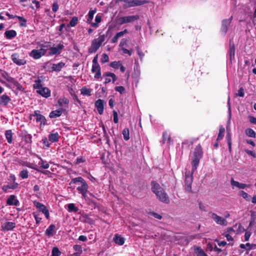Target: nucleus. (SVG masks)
Wrapping results in <instances>:
<instances>
[{
	"label": "nucleus",
	"mask_w": 256,
	"mask_h": 256,
	"mask_svg": "<svg viewBox=\"0 0 256 256\" xmlns=\"http://www.w3.org/2000/svg\"><path fill=\"white\" fill-rule=\"evenodd\" d=\"M64 111L63 108H59L58 110L52 111L49 115V116L51 118H56L60 116Z\"/></svg>",
	"instance_id": "obj_22"
},
{
	"label": "nucleus",
	"mask_w": 256,
	"mask_h": 256,
	"mask_svg": "<svg viewBox=\"0 0 256 256\" xmlns=\"http://www.w3.org/2000/svg\"><path fill=\"white\" fill-rule=\"evenodd\" d=\"M23 165H24L29 168H30L34 169L38 171L37 165H36L34 164L26 162H24V163Z\"/></svg>",
	"instance_id": "obj_45"
},
{
	"label": "nucleus",
	"mask_w": 256,
	"mask_h": 256,
	"mask_svg": "<svg viewBox=\"0 0 256 256\" xmlns=\"http://www.w3.org/2000/svg\"><path fill=\"white\" fill-rule=\"evenodd\" d=\"M136 48L138 54V55L140 60H142V58H144V52H142L140 50V48L138 46H137L136 47Z\"/></svg>",
	"instance_id": "obj_58"
},
{
	"label": "nucleus",
	"mask_w": 256,
	"mask_h": 256,
	"mask_svg": "<svg viewBox=\"0 0 256 256\" xmlns=\"http://www.w3.org/2000/svg\"><path fill=\"white\" fill-rule=\"evenodd\" d=\"M96 72L94 78L96 79H99L101 78V68L99 64H92V72Z\"/></svg>",
	"instance_id": "obj_15"
},
{
	"label": "nucleus",
	"mask_w": 256,
	"mask_h": 256,
	"mask_svg": "<svg viewBox=\"0 0 256 256\" xmlns=\"http://www.w3.org/2000/svg\"><path fill=\"white\" fill-rule=\"evenodd\" d=\"M58 4L57 2H54L52 6V10L54 12H56L58 9Z\"/></svg>",
	"instance_id": "obj_60"
},
{
	"label": "nucleus",
	"mask_w": 256,
	"mask_h": 256,
	"mask_svg": "<svg viewBox=\"0 0 256 256\" xmlns=\"http://www.w3.org/2000/svg\"><path fill=\"white\" fill-rule=\"evenodd\" d=\"M42 76L38 77V78L34 81V84L33 85V88L34 89L38 90L42 86Z\"/></svg>",
	"instance_id": "obj_29"
},
{
	"label": "nucleus",
	"mask_w": 256,
	"mask_h": 256,
	"mask_svg": "<svg viewBox=\"0 0 256 256\" xmlns=\"http://www.w3.org/2000/svg\"><path fill=\"white\" fill-rule=\"evenodd\" d=\"M86 181L82 177H77L74 178H72L70 183V184H76V183H80L82 184V182H84Z\"/></svg>",
	"instance_id": "obj_39"
},
{
	"label": "nucleus",
	"mask_w": 256,
	"mask_h": 256,
	"mask_svg": "<svg viewBox=\"0 0 256 256\" xmlns=\"http://www.w3.org/2000/svg\"><path fill=\"white\" fill-rule=\"evenodd\" d=\"M122 134L125 140H128L130 139V132L128 128H124L122 130Z\"/></svg>",
	"instance_id": "obj_40"
},
{
	"label": "nucleus",
	"mask_w": 256,
	"mask_h": 256,
	"mask_svg": "<svg viewBox=\"0 0 256 256\" xmlns=\"http://www.w3.org/2000/svg\"><path fill=\"white\" fill-rule=\"evenodd\" d=\"M96 12V9L94 10H90L88 14V18L86 20L87 23H91L94 18V14Z\"/></svg>",
	"instance_id": "obj_41"
},
{
	"label": "nucleus",
	"mask_w": 256,
	"mask_h": 256,
	"mask_svg": "<svg viewBox=\"0 0 256 256\" xmlns=\"http://www.w3.org/2000/svg\"><path fill=\"white\" fill-rule=\"evenodd\" d=\"M4 134H5L6 139L8 141V144H12V134H13L12 130H6Z\"/></svg>",
	"instance_id": "obj_30"
},
{
	"label": "nucleus",
	"mask_w": 256,
	"mask_h": 256,
	"mask_svg": "<svg viewBox=\"0 0 256 256\" xmlns=\"http://www.w3.org/2000/svg\"><path fill=\"white\" fill-rule=\"evenodd\" d=\"M20 176L22 178H27L28 176V172L27 170H24L20 173Z\"/></svg>",
	"instance_id": "obj_50"
},
{
	"label": "nucleus",
	"mask_w": 256,
	"mask_h": 256,
	"mask_svg": "<svg viewBox=\"0 0 256 256\" xmlns=\"http://www.w3.org/2000/svg\"><path fill=\"white\" fill-rule=\"evenodd\" d=\"M6 80L14 84L17 90L23 92L24 90V88L14 78L11 76H8L6 78Z\"/></svg>",
	"instance_id": "obj_11"
},
{
	"label": "nucleus",
	"mask_w": 256,
	"mask_h": 256,
	"mask_svg": "<svg viewBox=\"0 0 256 256\" xmlns=\"http://www.w3.org/2000/svg\"><path fill=\"white\" fill-rule=\"evenodd\" d=\"M109 60V58L107 54L104 53L102 54V58H100V62L102 64H104L106 62H108Z\"/></svg>",
	"instance_id": "obj_51"
},
{
	"label": "nucleus",
	"mask_w": 256,
	"mask_h": 256,
	"mask_svg": "<svg viewBox=\"0 0 256 256\" xmlns=\"http://www.w3.org/2000/svg\"><path fill=\"white\" fill-rule=\"evenodd\" d=\"M58 103L60 106H62L63 104H65L68 106L69 103V100L65 97L60 98L58 100Z\"/></svg>",
	"instance_id": "obj_36"
},
{
	"label": "nucleus",
	"mask_w": 256,
	"mask_h": 256,
	"mask_svg": "<svg viewBox=\"0 0 256 256\" xmlns=\"http://www.w3.org/2000/svg\"><path fill=\"white\" fill-rule=\"evenodd\" d=\"M36 118V122H40L41 125L45 126L46 124V120L45 116L40 114V110H35L32 114H30V119L32 118V117Z\"/></svg>",
	"instance_id": "obj_4"
},
{
	"label": "nucleus",
	"mask_w": 256,
	"mask_h": 256,
	"mask_svg": "<svg viewBox=\"0 0 256 256\" xmlns=\"http://www.w3.org/2000/svg\"><path fill=\"white\" fill-rule=\"evenodd\" d=\"M224 128L222 126H220L219 130V132L217 140H221L224 137Z\"/></svg>",
	"instance_id": "obj_49"
},
{
	"label": "nucleus",
	"mask_w": 256,
	"mask_h": 256,
	"mask_svg": "<svg viewBox=\"0 0 256 256\" xmlns=\"http://www.w3.org/2000/svg\"><path fill=\"white\" fill-rule=\"evenodd\" d=\"M16 18L18 20L20 26L26 27V20L22 16H17Z\"/></svg>",
	"instance_id": "obj_43"
},
{
	"label": "nucleus",
	"mask_w": 256,
	"mask_h": 256,
	"mask_svg": "<svg viewBox=\"0 0 256 256\" xmlns=\"http://www.w3.org/2000/svg\"><path fill=\"white\" fill-rule=\"evenodd\" d=\"M114 90L116 92H119L120 94L126 92L125 88L123 86H116Z\"/></svg>",
	"instance_id": "obj_52"
},
{
	"label": "nucleus",
	"mask_w": 256,
	"mask_h": 256,
	"mask_svg": "<svg viewBox=\"0 0 256 256\" xmlns=\"http://www.w3.org/2000/svg\"><path fill=\"white\" fill-rule=\"evenodd\" d=\"M68 210L69 212H76L78 210V208L74 204L71 203L68 204Z\"/></svg>",
	"instance_id": "obj_38"
},
{
	"label": "nucleus",
	"mask_w": 256,
	"mask_h": 256,
	"mask_svg": "<svg viewBox=\"0 0 256 256\" xmlns=\"http://www.w3.org/2000/svg\"><path fill=\"white\" fill-rule=\"evenodd\" d=\"M185 190L188 192H192V176L186 175L185 178Z\"/></svg>",
	"instance_id": "obj_12"
},
{
	"label": "nucleus",
	"mask_w": 256,
	"mask_h": 256,
	"mask_svg": "<svg viewBox=\"0 0 256 256\" xmlns=\"http://www.w3.org/2000/svg\"><path fill=\"white\" fill-rule=\"evenodd\" d=\"M105 40V34L100 35L98 38L93 40L91 43L90 46L88 48L89 53L96 52L100 47L102 45Z\"/></svg>",
	"instance_id": "obj_3"
},
{
	"label": "nucleus",
	"mask_w": 256,
	"mask_h": 256,
	"mask_svg": "<svg viewBox=\"0 0 256 256\" xmlns=\"http://www.w3.org/2000/svg\"><path fill=\"white\" fill-rule=\"evenodd\" d=\"M226 138L227 140L228 146V150L230 154L232 153V140L231 138V135L230 132H228L226 135Z\"/></svg>",
	"instance_id": "obj_34"
},
{
	"label": "nucleus",
	"mask_w": 256,
	"mask_h": 256,
	"mask_svg": "<svg viewBox=\"0 0 256 256\" xmlns=\"http://www.w3.org/2000/svg\"><path fill=\"white\" fill-rule=\"evenodd\" d=\"M121 64L122 63H121L120 61H118V62L114 61V62H111L110 63V66L112 68H114L115 69H118V68H119V67Z\"/></svg>",
	"instance_id": "obj_47"
},
{
	"label": "nucleus",
	"mask_w": 256,
	"mask_h": 256,
	"mask_svg": "<svg viewBox=\"0 0 256 256\" xmlns=\"http://www.w3.org/2000/svg\"><path fill=\"white\" fill-rule=\"evenodd\" d=\"M74 250L76 252L73 254L74 256H80L82 252V247L80 245H74Z\"/></svg>",
	"instance_id": "obj_32"
},
{
	"label": "nucleus",
	"mask_w": 256,
	"mask_h": 256,
	"mask_svg": "<svg viewBox=\"0 0 256 256\" xmlns=\"http://www.w3.org/2000/svg\"><path fill=\"white\" fill-rule=\"evenodd\" d=\"M65 64L63 62H60L57 64H54L52 66V71L55 72H60L62 68L64 66Z\"/></svg>",
	"instance_id": "obj_26"
},
{
	"label": "nucleus",
	"mask_w": 256,
	"mask_h": 256,
	"mask_svg": "<svg viewBox=\"0 0 256 256\" xmlns=\"http://www.w3.org/2000/svg\"><path fill=\"white\" fill-rule=\"evenodd\" d=\"M81 184V186H78L76 189L79 193L81 194L82 196L85 198L88 192V186L86 181L82 182Z\"/></svg>",
	"instance_id": "obj_13"
},
{
	"label": "nucleus",
	"mask_w": 256,
	"mask_h": 256,
	"mask_svg": "<svg viewBox=\"0 0 256 256\" xmlns=\"http://www.w3.org/2000/svg\"><path fill=\"white\" fill-rule=\"evenodd\" d=\"M32 215L34 216L35 218L36 224H39L42 220V218L39 216V214H36V212H32Z\"/></svg>",
	"instance_id": "obj_55"
},
{
	"label": "nucleus",
	"mask_w": 256,
	"mask_h": 256,
	"mask_svg": "<svg viewBox=\"0 0 256 256\" xmlns=\"http://www.w3.org/2000/svg\"><path fill=\"white\" fill-rule=\"evenodd\" d=\"M34 204L39 212H42L44 214L46 219L49 218V211L44 204L36 200L34 202Z\"/></svg>",
	"instance_id": "obj_5"
},
{
	"label": "nucleus",
	"mask_w": 256,
	"mask_h": 256,
	"mask_svg": "<svg viewBox=\"0 0 256 256\" xmlns=\"http://www.w3.org/2000/svg\"><path fill=\"white\" fill-rule=\"evenodd\" d=\"M44 50H32L29 54L30 56L35 60L40 58L42 56H44Z\"/></svg>",
	"instance_id": "obj_8"
},
{
	"label": "nucleus",
	"mask_w": 256,
	"mask_h": 256,
	"mask_svg": "<svg viewBox=\"0 0 256 256\" xmlns=\"http://www.w3.org/2000/svg\"><path fill=\"white\" fill-rule=\"evenodd\" d=\"M22 138L26 144H30L32 142V135L30 134H28L26 131L23 134Z\"/></svg>",
	"instance_id": "obj_25"
},
{
	"label": "nucleus",
	"mask_w": 256,
	"mask_h": 256,
	"mask_svg": "<svg viewBox=\"0 0 256 256\" xmlns=\"http://www.w3.org/2000/svg\"><path fill=\"white\" fill-rule=\"evenodd\" d=\"M59 138V134L57 132L55 133H50L48 135V140L52 142H58Z\"/></svg>",
	"instance_id": "obj_28"
},
{
	"label": "nucleus",
	"mask_w": 256,
	"mask_h": 256,
	"mask_svg": "<svg viewBox=\"0 0 256 256\" xmlns=\"http://www.w3.org/2000/svg\"><path fill=\"white\" fill-rule=\"evenodd\" d=\"M150 214L151 216H153L156 218H157L158 220H162V216H160V214H158L156 212H150Z\"/></svg>",
	"instance_id": "obj_59"
},
{
	"label": "nucleus",
	"mask_w": 256,
	"mask_h": 256,
	"mask_svg": "<svg viewBox=\"0 0 256 256\" xmlns=\"http://www.w3.org/2000/svg\"><path fill=\"white\" fill-rule=\"evenodd\" d=\"M104 76L106 77H111L112 78V82H114L116 80V76L114 73L110 72H106L104 74Z\"/></svg>",
	"instance_id": "obj_46"
},
{
	"label": "nucleus",
	"mask_w": 256,
	"mask_h": 256,
	"mask_svg": "<svg viewBox=\"0 0 256 256\" xmlns=\"http://www.w3.org/2000/svg\"><path fill=\"white\" fill-rule=\"evenodd\" d=\"M40 48V50H44V54H46L48 49L49 47H50V42H45L42 44H38Z\"/></svg>",
	"instance_id": "obj_33"
},
{
	"label": "nucleus",
	"mask_w": 256,
	"mask_h": 256,
	"mask_svg": "<svg viewBox=\"0 0 256 256\" xmlns=\"http://www.w3.org/2000/svg\"><path fill=\"white\" fill-rule=\"evenodd\" d=\"M211 218L214 220V222L217 224H219L222 226L226 224V220L222 218V217L218 216L214 212L211 213Z\"/></svg>",
	"instance_id": "obj_14"
},
{
	"label": "nucleus",
	"mask_w": 256,
	"mask_h": 256,
	"mask_svg": "<svg viewBox=\"0 0 256 256\" xmlns=\"http://www.w3.org/2000/svg\"><path fill=\"white\" fill-rule=\"evenodd\" d=\"M9 187L10 189L15 190L18 186V182H13L12 184H7Z\"/></svg>",
	"instance_id": "obj_57"
},
{
	"label": "nucleus",
	"mask_w": 256,
	"mask_h": 256,
	"mask_svg": "<svg viewBox=\"0 0 256 256\" xmlns=\"http://www.w3.org/2000/svg\"><path fill=\"white\" fill-rule=\"evenodd\" d=\"M122 50L124 54H127L130 56L132 54L133 52V50L132 49L129 50L126 48H122Z\"/></svg>",
	"instance_id": "obj_62"
},
{
	"label": "nucleus",
	"mask_w": 256,
	"mask_h": 256,
	"mask_svg": "<svg viewBox=\"0 0 256 256\" xmlns=\"http://www.w3.org/2000/svg\"><path fill=\"white\" fill-rule=\"evenodd\" d=\"M4 35L7 39L10 40L16 36V32L13 30H6L4 32Z\"/></svg>",
	"instance_id": "obj_27"
},
{
	"label": "nucleus",
	"mask_w": 256,
	"mask_h": 256,
	"mask_svg": "<svg viewBox=\"0 0 256 256\" xmlns=\"http://www.w3.org/2000/svg\"><path fill=\"white\" fill-rule=\"evenodd\" d=\"M112 114L114 116V124L118 123V114L116 110L112 111Z\"/></svg>",
	"instance_id": "obj_56"
},
{
	"label": "nucleus",
	"mask_w": 256,
	"mask_h": 256,
	"mask_svg": "<svg viewBox=\"0 0 256 256\" xmlns=\"http://www.w3.org/2000/svg\"><path fill=\"white\" fill-rule=\"evenodd\" d=\"M151 186L152 191L156 195L160 201L166 204L170 203V201L168 195L158 183L154 180H152Z\"/></svg>",
	"instance_id": "obj_1"
},
{
	"label": "nucleus",
	"mask_w": 256,
	"mask_h": 256,
	"mask_svg": "<svg viewBox=\"0 0 256 256\" xmlns=\"http://www.w3.org/2000/svg\"><path fill=\"white\" fill-rule=\"evenodd\" d=\"M246 134L250 138H255L256 134L255 132L250 128H248L246 130Z\"/></svg>",
	"instance_id": "obj_42"
},
{
	"label": "nucleus",
	"mask_w": 256,
	"mask_h": 256,
	"mask_svg": "<svg viewBox=\"0 0 256 256\" xmlns=\"http://www.w3.org/2000/svg\"><path fill=\"white\" fill-rule=\"evenodd\" d=\"M135 4L136 0H128V6L126 8L136 6Z\"/></svg>",
	"instance_id": "obj_61"
},
{
	"label": "nucleus",
	"mask_w": 256,
	"mask_h": 256,
	"mask_svg": "<svg viewBox=\"0 0 256 256\" xmlns=\"http://www.w3.org/2000/svg\"><path fill=\"white\" fill-rule=\"evenodd\" d=\"M64 46L63 42H61L56 47H50L49 55H56L60 54L61 53L62 50L64 48Z\"/></svg>",
	"instance_id": "obj_7"
},
{
	"label": "nucleus",
	"mask_w": 256,
	"mask_h": 256,
	"mask_svg": "<svg viewBox=\"0 0 256 256\" xmlns=\"http://www.w3.org/2000/svg\"><path fill=\"white\" fill-rule=\"evenodd\" d=\"M36 92L42 97L48 98L50 96V90L47 87H41L36 90Z\"/></svg>",
	"instance_id": "obj_9"
},
{
	"label": "nucleus",
	"mask_w": 256,
	"mask_h": 256,
	"mask_svg": "<svg viewBox=\"0 0 256 256\" xmlns=\"http://www.w3.org/2000/svg\"><path fill=\"white\" fill-rule=\"evenodd\" d=\"M194 251L196 256H208L200 246H197L194 249Z\"/></svg>",
	"instance_id": "obj_35"
},
{
	"label": "nucleus",
	"mask_w": 256,
	"mask_h": 256,
	"mask_svg": "<svg viewBox=\"0 0 256 256\" xmlns=\"http://www.w3.org/2000/svg\"><path fill=\"white\" fill-rule=\"evenodd\" d=\"M12 62L18 66H22L26 63V60L24 58H20L18 53H14L11 56Z\"/></svg>",
	"instance_id": "obj_6"
},
{
	"label": "nucleus",
	"mask_w": 256,
	"mask_h": 256,
	"mask_svg": "<svg viewBox=\"0 0 256 256\" xmlns=\"http://www.w3.org/2000/svg\"><path fill=\"white\" fill-rule=\"evenodd\" d=\"M124 17L126 24L134 22L140 18L138 15L126 16Z\"/></svg>",
	"instance_id": "obj_31"
},
{
	"label": "nucleus",
	"mask_w": 256,
	"mask_h": 256,
	"mask_svg": "<svg viewBox=\"0 0 256 256\" xmlns=\"http://www.w3.org/2000/svg\"><path fill=\"white\" fill-rule=\"evenodd\" d=\"M232 20V16H231L228 19H224L222 21L221 30L226 34L227 32L228 27Z\"/></svg>",
	"instance_id": "obj_17"
},
{
	"label": "nucleus",
	"mask_w": 256,
	"mask_h": 256,
	"mask_svg": "<svg viewBox=\"0 0 256 256\" xmlns=\"http://www.w3.org/2000/svg\"><path fill=\"white\" fill-rule=\"evenodd\" d=\"M80 92L81 94L84 96H90L91 95L92 90L90 88H88L84 86L80 89Z\"/></svg>",
	"instance_id": "obj_37"
},
{
	"label": "nucleus",
	"mask_w": 256,
	"mask_h": 256,
	"mask_svg": "<svg viewBox=\"0 0 256 256\" xmlns=\"http://www.w3.org/2000/svg\"><path fill=\"white\" fill-rule=\"evenodd\" d=\"M127 33H128V30L126 29L116 33V34L111 40L110 42L112 44L116 42L119 38L123 36L124 34Z\"/></svg>",
	"instance_id": "obj_21"
},
{
	"label": "nucleus",
	"mask_w": 256,
	"mask_h": 256,
	"mask_svg": "<svg viewBox=\"0 0 256 256\" xmlns=\"http://www.w3.org/2000/svg\"><path fill=\"white\" fill-rule=\"evenodd\" d=\"M229 57L230 62H232L233 60L234 59L235 56V46L234 42L232 40H230L229 42Z\"/></svg>",
	"instance_id": "obj_16"
},
{
	"label": "nucleus",
	"mask_w": 256,
	"mask_h": 256,
	"mask_svg": "<svg viewBox=\"0 0 256 256\" xmlns=\"http://www.w3.org/2000/svg\"><path fill=\"white\" fill-rule=\"evenodd\" d=\"M148 2L146 0H136V6H142L143 4H148Z\"/></svg>",
	"instance_id": "obj_54"
},
{
	"label": "nucleus",
	"mask_w": 256,
	"mask_h": 256,
	"mask_svg": "<svg viewBox=\"0 0 256 256\" xmlns=\"http://www.w3.org/2000/svg\"><path fill=\"white\" fill-rule=\"evenodd\" d=\"M61 252L57 247H54L52 252V256H60Z\"/></svg>",
	"instance_id": "obj_48"
},
{
	"label": "nucleus",
	"mask_w": 256,
	"mask_h": 256,
	"mask_svg": "<svg viewBox=\"0 0 256 256\" xmlns=\"http://www.w3.org/2000/svg\"><path fill=\"white\" fill-rule=\"evenodd\" d=\"M78 22V18L76 16H74L72 18L69 24H68V26L74 27L75 26Z\"/></svg>",
	"instance_id": "obj_44"
},
{
	"label": "nucleus",
	"mask_w": 256,
	"mask_h": 256,
	"mask_svg": "<svg viewBox=\"0 0 256 256\" xmlns=\"http://www.w3.org/2000/svg\"><path fill=\"white\" fill-rule=\"evenodd\" d=\"M114 242L119 245L122 246L124 242V239L118 234H116L113 239Z\"/></svg>",
	"instance_id": "obj_24"
},
{
	"label": "nucleus",
	"mask_w": 256,
	"mask_h": 256,
	"mask_svg": "<svg viewBox=\"0 0 256 256\" xmlns=\"http://www.w3.org/2000/svg\"><path fill=\"white\" fill-rule=\"evenodd\" d=\"M95 106L100 114H102L104 112V100L101 99L98 100L95 102Z\"/></svg>",
	"instance_id": "obj_19"
},
{
	"label": "nucleus",
	"mask_w": 256,
	"mask_h": 256,
	"mask_svg": "<svg viewBox=\"0 0 256 256\" xmlns=\"http://www.w3.org/2000/svg\"><path fill=\"white\" fill-rule=\"evenodd\" d=\"M240 196L246 200L250 197V196L243 190L240 192Z\"/></svg>",
	"instance_id": "obj_63"
},
{
	"label": "nucleus",
	"mask_w": 256,
	"mask_h": 256,
	"mask_svg": "<svg viewBox=\"0 0 256 256\" xmlns=\"http://www.w3.org/2000/svg\"><path fill=\"white\" fill-rule=\"evenodd\" d=\"M203 155V151L202 146L198 144L194 148L192 158V171L194 172L196 170L199 165L200 160Z\"/></svg>",
	"instance_id": "obj_2"
},
{
	"label": "nucleus",
	"mask_w": 256,
	"mask_h": 256,
	"mask_svg": "<svg viewBox=\"0 0 256 256\" xmlns=\"http://www.w3.org/2000/svg\"><path fill=\"white\" fill-rule=\"evenodd\" d=\"M42 142L44 146H46V148H48L50 146V144L46 137H44L42 139Z\"/></svg>",
	"instance_id": "obj_64"
},
{
	"label": "nucleus",
	"mask_w": 256,
	"mask_h": 256,
	"mask_svg": "<svg viewBox=\"0 0 256 256\" xmlns=\"http://www.w3.org/2000/svg\"><path fill=\"white\" fill-rule=\"evenodd\" d=\"M11 100L10 96L6 94L2 95L0 97V104L6 106Z\"/></svg>",
	"instance_id": "obj_23"
},
{
	"label": "nucleus",
	"mask_w": 256,
	"mask_h": 256,
	"mask_svg": "<svg viewBox=\"0 0 256 256\" xmlns=\"http://www.w3.org/2000/svg\"><path fill=\"white\" fill-rule=\"evenodd\" d=\"M16 227V223L14 222H7L2 224L1 230L4 232L12 230Z\"/></svg>",
	"instance_id": "obj_10"
},
{
	"label": "nucleus",
	"mask_w": 256,
	"mask_h": 256,
	"mask_svg": "<svg viewBox=\"0 0 256 256\" xmlns=\"http://www.w3.org/2000/svg\"><path fill=\"white\" fill-rule=\"evenodd\" d=\"M39 164L41 165V167L44 169L48 168L50 166L49 164L42 158H40V162H39Z\"/></svg>",
	"instance_id": "obj_53"
},
{
	"label": "nucleus",
	"mask_w": 256,
	"mask_h": 256,
	"mask_svg": "<svg viewBox=\"0 0 256 256\" xmlns=\"http://www.w3.org/2000/svg\"><path fill=\"white\" fill-rule=\"evenodd\" d=\"M19 201L16 199L14 195H10L6 200V204L8 206H18Z\"/></svg>",
	"instance_id": "obj_20"
},
{
	"label": "nucleus",
	"mask_w": 256,
	"mask_h": 256,
	"mask_svg": "<svg viewBox=\"0 0 256 256\" xmlns=\"http://www.w3.org/2000/svg\"><path fill=\"white\" fill-rule=\"evenodd\" d=\"M56 232V226L54 224H50L45 232V234L49 238L53 236Z\"/></svg>",
	"instance_id": "obj_18"
}]
</instances>
